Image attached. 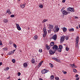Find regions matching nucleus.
Here are the masks:
<instances>
[{
    "label": "nucleus",
    "mask_w": 80,
    "mask_h": 80,
    "mask_svg": "<svg viewBox=\"0 0 80 80\" xmlns=\"http://www.w3.org/2000/svg\"><path fill=\"white\" fill-rule=\"evenodd\" d=\"M43 31H44V34H43V37H45V35H47V30L45 29H43Z\"/></svg>",
    "instance_id": "9"
},
{
    "label": "nucleus",
    "mask_w": 80,
    "mask_h": 80,
    "mask_svg": "<svg viewBox=\"0 0 80 80\" xmlns=\"http://www.w3.org/2000/svg\"><path fill=\"white\" fill-rule=\"evenodd\" d=\"M47 48L48 50H49V49H50V47H49V46H47Z\"/></svg>",
    "instance_id": "51"
},
{
    "label": "nucleus",
    "mask_w": 80,
    "mask_h": 80,
    "mask_svg": "<svg viewBox=\"0 0 80 80\" xmlns=\"http://www.w3.org/2000/svg\"><path fill=\"white\" fill-rule=\"evenodd\" d=\"M67 11L71 12H74V9L72 8H69L67 9Z\"/></svg>",
    "instance_id": "2"
},
{
    "label": "nucleus",
    "mask_w": 80,
    "mask_h": 80,
    "mask_svg": "<svg viewBox=\"0 0 80 80\" xmlns=\"http://www.w3.org/2000/svg\"><path fill=\"white\" fill-rule=\"evenodd\" d=\"M50 79H51V80H53L54 79V76L53 75H51L50 78Z\"/></svg>",
    "instance_id": "20"
},
{
    "label": "nucleus",
    "mask_w": 80,
    "mask_h": 80,
    "mask_svg": "<svg viewBox=\"0 0 80 80\" xmlns=\"http://www.w3.org/2000/svg\"><path fill=\"white\" fill-rule=\"evenodd\" d=\"M73 71L75 73H76V72H77V70H76V69H73Z\"/></svg>",
    "instance_id": "30"
},
{
    "label": "nucleus",
    "mask_w": 80,
    "mask_h": 80,
    "mask_svg": "<svg viewBox=\"0 0 80 80\" xmlns=\"http://www.w3.org/2000/svg\"><path fill=\"white\" fill-rule=\"evenodd\" d=\"M39 80H43V79H41V78H40V79H39Z\"/></svg>",
    "instance_id": "58"
},
{
    "label": "nucleus",
    "mask_w": 80,
    "mask_h": 80,
    "mask_svg": "<svg viewBox=\"0 0 80 80\" xmlns=\"http://www.w3.org/2000/svg\"><path fill=\"white\" fill-rule=\"evenodd\" d=\"M3 22H4V23H7L8 22V20L7 19H5L3 20Z\"/></svg>",
    "instance_id": "14"
},
{
    "label": "nucleus",
    "mask_w": 80,
    "mask_h": 80,
    "mask_svg": "<svg viewBox=\"0 0 80 80\" xmlns=\"http://www.w3.org/2000/svg\"><path fill=\"white\" fill-rule=\"evenodd\" d=\"M12 52H10L9 53H8V55H12Z\"/></svg>",
    "instance_id": "37"
},
{
    "label": "nucleus",
    "mask_w": 80,
    "mask_h": 80,
    "mask_svg": "<svg viewBox=\"0 0 80 80\" xmlns=\"http://www.w3.org/2000/svg\"><path fill=\"white\" fill-rule=\"evenodd\" d=\"M65 36H62L61 37V39H60V42L61 43H62L64 41V40H65Z\"/></svg>",
    "instance_id": "4"
},
{
    "label": "nucleus",
    "mask_w": 80,
    "mask_h": 80,
    "mask_svg": "<svg viewBox=\"0 0 80 80\" xmlns=\"http://www.w3.org/2000/svg\"><path fill=\"white\" fill-rule=\"evenodd\" d=\"M62 14L65 15H68V12L66 10H64L62 12Z\"/></svg>",
    "instance_id": "8"
},
{
    "label": "nucleus",
    "mask_w": 80,
    "mask_h": 80,
    "mask_svg": "<svg viewBox=\"0 0 80 80\" xmlns=\"http://www.w3.org/2000/svg\"><path fill=\"white\" fill-rule=\"evenodd\" d=\"M18 76H20V75L21 73H20V72H18Z\"/></svg>",
    "instance_id": "43"
},
{
    "label": "nucleus",
    "mask_w": 80,
    "mask_h": 80,
    "mask_svg": "<svg viewBox=\"0 0 80 80\" xmlns=\"http://www.w3.org/2000/svg\"><path fill=\"white\" fill-rule=\"evenodd\" d=\"M28 30H30V28L28 27Z\"/></svg>",
    "instance_id": "59"
},
{
    "label": "nucleus",
    "mask_w": 80,
    "mask_h": 80,
    "mask_svg": "<svg viewBox=\"0 0 80 80\" xmlns=\"http://www.w3.org/2000/svg\"><path fill=\"white\" fill-rule=\"evenodd\" d=\"M64 9H65V8L63 7V8H62V9H61V12H62V11H63V10H64Z\"/></svg>",
    "instance_id": "44"
},
{
    "label": "nucleus",
    "mask_w": 80,
    "mask_h": 80,
    "mask_svg": "<svg viewBox=\"0 0 80 80\" xmlns=\"http://www.w3.org/2000/svg\"><path fill=\"white\" fill-rule=\"evenodd\" d=\"M43 2H44V0H42Z\"/></svg>",
    "instance_id": "61"
},
{
    "label": "nucleus",
    "mask_w": 80,
    "mask_h": 80,
    "mask_svg": "<svg viewBox=\"0 0 80 80\" xmlns=\"http://www.w3.org/2000/svg\"><path fill=\"white\" fill-rule=\"evenodd\" d=\"M62 72H63V73L64 75H65V74H66V73H67V72L66 71H62Z\"/></svg>",
    "instance_id": "39"
},
{
    "label": "nucleus",
    "mask_w": 80,
    "mask_h": 80,
    "mask_svg": "<svg viewBox=\"0 0 80 80\" xmlns=\"http://www.w3.org/2000/svg\"><path fill=\"white\" fill-rule=\"evenodd\" d=\"M59 47V48H60L61 49H62V48H63V46L62 45H60Z\"/></svg>",
    "instance_id": "28"
},
{
    "label": "nucleus",
    "mask_w": 80,
    "mask_h": 80,
    "mask_svg": "<svg viewBox=\"0 0 80 80\" xmlns=\"http://www.w3.org/2000/svg\"><path fill=\"white\" fill-rule=\"evenodd\" d=\"M6 13H8L9 14H11L12 13V12H10V10L9 9L7 10Z\"/></svg>",
    "instance_id": "19"
},
{
    "label": "nucleus",
    "mask_w": 80,
    "mask_h": 80,
    "mask_svg": "<svg viewBox=\"0 0 80 80\" xmlns=\"http://www.w3.org/2000/svg\"><path fill=\"white\" fill-rule=\"evenodd\" d=\"M2 65V62H0V66H1Z\"/></svg>",
    "instance_id": "53"
},
{
    "label": "nucleus",
    "mask_w": 80,
    "mask_h": 80,
    "mask_svg": "<svg viewBox=\"0 0 80 80\" xmlns=\"http://www.w3.org/2000/svg\"><path fill=\"white\" fill-rule=\"evenodd\" d=\"M65 38H66V40H67L68 39V37H65Z\"/></svg>",
    "instance_id": "45"
},
{
    "label": "nucleus",
    "mask_w": 80,
    "mask_h": 80,
    "mask_svg": "<svg viewBox=\"0 0 80 80\" xmlns=\"http://www.w3.org/2000/svg\"><path fill=\"white\" fill-rule=\"evenodd\" d=\"M49 65H50V67L51 68H53V65L51 64V63H49Z\"/></svg>",
    "instance_id": "29"
},
{
    "label": "nucleus",
    "mask_w": 80,
    "mask_h": 80,
    "mask_svg": "<svg viewBox=\"0 0 80 80\" xmlns=\"http://www.w3.org/2000/svg\"><path fill=\"white\" fill-rule=\"evenodd\" d=\"M51 29H49L48 30V33H51Z\"/></svg>",
    "instance_id": "40"
},
{
    "label": "nucleus",
    "mask_w": 80,
    "mask_h": 80,
    "mask_svg": "<svg viewBox=\"0 0 80 80\" xmlns=\"http://www.w3.org/2000/svg\"><path fill=\"white\" fill-rule=\"evenodd\" d=\"M20 0H18V1H20Z\"/></svg>",
    "instance_id": "64"
},
{
    "label": "nucleus",
    "mask_w": 80,
    "mask_h": 80,
    "mask_svg": "<svg viewBox=\"0 0 80 80\" xmlns=\"http://www.w3.org/2000/svg\"><path fill=\"white\" fill-rule=\"evenodd\" d=\"M25 4H22L20 5V7H21V8H25Z\"/></svg>",
    "instance_id": "16"
},
{
    "label": "nucleus",
    "mask_w": 80,
    "mask_h": 80,
    "mask_svg": "<svg viewBox=\"0 0 80 80\" xmlns=\"http://www.w3.org/2000/svg\"><path fill=\"white\" fill-rule=\"evenodd\" d=\"M70 66L72 68H77V66L75 65V64H70Z\"/></svg>",
    "instance_id": "13"
},
{
    "label": "nucleus",
    "mask_w": 80,
    "mask_h": 80,
    "mask_svg": "<svg viewBox=\"0 0 80 80\" xmlns=\"http://www.w3.org/2000/svg\"><path fill=\"white\" fill-rule=\"evenodd\" d=\"M15 52V50H14L13 51H11V52H12V53H13Z\"/></svg>",
    "instance_id": "46"
},
{
    "label": "nucleus",
    "mask_w": 80,
    "mask_h": 80,
    "mask_svg": "<svg viewBox=\"0 0 80 80\" xmlns=\"http://www.w3.org/2000/svg\"><path fill=\"white\" fill-rule=\"evenodd\" d=\"M76 29H78V26H77V27H76Z\"/></svg>",
    "instance_id": "57"
},
{
    "label": "nucleus",
    "mask_w": 80,
    "mask_h": 80,
    "mask_svg": "<svg viewBox=\"0 0 80 80\" xmlns=\"http://www.w3.org/2000/svg\"><path fill=\"white\" fill-rule=\"evenodd\" d=\"M13 45L15 48H17V45L15 44H13Z\"/></svg>",
    "instance_id": "38"
},
{
    "label": "nucleus",
    "mask_w": 80,
    "mask_h": 80,
    "mask_svg": "<svg viewBox=\"0 0 80 80\" xmlns=\"http://www.w3.org/2000/svg\"><path fill=\"white\" fill-rule=\"evenodd\" d=\"M58 51L59 52H62V49H60V48H58Z\"/></svg>",
    "instance_id": "31"
},
{
    "label": "nucleus",
    "mask_w": 80,
    "mask_h": 80,
    "mask_svg": "<svg viewBox=\"0 0 80 80\" xmlns=\"http://www.w3.org/2000/svg\"><path fill=\"white\" fill-rule=\"evenodd\" d=\"M59 30H60V28H58V27L55 26L53 30L54 32H55V33H56V32H58L59 31Z\"/></svg>",
    "instance_id": "1"
},
{
    "label": "nucleus",
    "mask_w": 80,
    "mask_h": 80,
    "mask_svg": "<svg viewBox=\"0 0 80 80\" xmlns=\"http://www.w3.org/2000/svg\"><path fill=\"white\" fill-rule=\"evenodd\" d=\"M55 78L56 80H59V78L58 77H56Z\"/></svg>",
    "instance_id": "41"
},
{
    "label": "nucleus",
    "mask_w": 80,
    "mask_h": 80,
    "mask_svg": "<svg viewBox=\"0 0 80 80\" xmlns=\"http://www.w3.org/2000/svg\"><path fill=\"white\" fill-rule=\"evenodd\" d=\"M28 66V64L27 63H25L23 64L24 67H27Z\"/></svg>",
    "instance_id": "22"
},
{
    "label": "nucleus",
    "mask_w": 80,
    "mask_h": 80,
    "mask_svg": "<svg viewBox=\"0 0 80 80\" xmlns=\"http://www.w3.org/2000/svg\"><path fill=\"white\" fill-rule=\"evenodd\" d=\"M58 48V46L57 45H54L53 47H52V49L54 50H56Z\"/></svg>",
    "instance_id": "12"
},
{
    "label": "nucleus",
    "mask_w": 80,
    "mask_h": 80,
    "mask_svg": "<svg viewBox=\"0 0 80 80\" xmlns=\"http://www.w3.org/2000/svg\"><path fill=\"white\" fill-rule=\"evenodd\" d=\"M39 7L42 8L43 7V6L42 5V4H39Z\"/></svg>",
    "instance_id": "26"
},
{
    "label": "nucleus",
    "mask_w": 80,
    "mask_h": 80,
    "mask_svg": "<svg viewBox=\"0 0 80 80\" xmlns=\"http://www.w3.org/2000/svg\"><path fill=\"white\" fill-rule=\"evenodd\" d=\"M43 61H41V62H40V63H41V64H42V63H43Z\"/></svg>",
    "instance_id": "55"
},
{
    "label": "nucleus",
    "mask_w": 80,
    "mask_h": 80,
    "mask_svg": "<svg viewBox=\"0 0 80 80\" xmlns=\"http://www.w3.org/2000/svg\"><path fill=\"white\" fill-rule=\"evenodd\" d=\"M11 17L12 18H13V17H15V15H11Z\"/></svg>",
    "instance_id": "42"
},
{
    "label": "nucleus",
    "mask_w": 80,
    "mask_h": 80,
    "mask_svg": "<svg viewBox=\"0 0 80 80\" xmlns=\"http://www.w3.org/2000/svg\"><path fill=\"white\" fill-rule=\"evenodd\" d=\"M3 50L4 51H7V50H8V48H3Z\"/></svg>",
    "instance_id": "25"
},
{
    "label": "nucleus",
    "mask_w": 80,
    "mask_h": 80,
    "mask_svg": "<svg viewBox=\"0 0 80 80\" xmlns=\"http://www.w3.org/2000/svg\"><path fill=\"white\" fill-rule=\"evenodd\" d=\"M78 40H79V38H78V37H77L76 38V48L78 47Z\"/></svg>",
    "instance_id": "3"
},
{
    "label": "nucleus",
    "mask_w": 80,
    "mask_h": 80,
    "mask_svg": "<svg viewBox=\"0 0 80 80\" xmlns=\"http://www.w3.org/2000/svg\"><path fill=\"white\" fill-rule=\"evenodd\" d=\"M9 45H12V42H9Z\"/></svg>",
    "instance_id": "49"
},
{
    "label": "nucleus",
    "mask_w": 80,
    "mask_h": 80,
    "mask_svg": "<svg viewBox=\"0 0 80 80\" xmlns=\"http://www.w3.org/2000/svg\"><path fill=\"white\" fill-rule=\"evenodd\" d=\"M76 78H78V74H76Z\"/></svg>",
    "instance_id": "48"
},
{
    "label": "nucleus",
    "mask_w": 80,
    "mask_h": 80,
    "mask_svg": "<svg viewBox=\"0 0 80 80\" xmlns=\"http://www.w3.org/2000/svg\"><path fill=\"white\" fill-rule=\"evenodd\" d=\"M52 59H53V60H55L56 61V62H59V63L60 62V60L59 59L57 58H52Z\"/></svg>",
    "instance_id": "11"
},
{
    "label": "nucleus",
    "mask_w": 80,
    "mask_h": 80,
    "mask_svg": "<svg viewBox=\"0 0 80 80\" xmlns=\"http://www.w3.org/2000/svg\"><path fill=\"white\" fill-rule=\"evenodd\" d=\"M41 65H42V64L41 63H40L38 65V68H40Z\"/></svg>",
    "instance_id": "33"
},
{
    "label": "nucleus",
    "mask_w": 80,
    "mask_h": 80,
    "mask_svg": "<svg viewBox=\"0 0 80 80\" xmlns=\"http://www.w3.org/2000/svg\"><path fill=\"white\" fill-rule=\"evenodd\" d=\"M48 26V28L49 30H52V29H53V26L51 25H49Z\"/></svg>",
    "instance_id": "7"
},
{
    "label": "nucleus",
    "mask_w": 80,
    "mask_h": 80,
    "mask_svg": "<svg viewBox=\"0 0 80 80\" xmlns=\"http://www.w3.org/2000/svg\"><path fill=\"white\" fill-rule=\"evenodd\" d=\"M49 52L50 54H51V55H53V54H54V53H55V52L54 51H52V49H50L49 51Z\"/></svg>",
    "instance_id": "10"
},
{
    "label": "nucleus",
    "mask_w": 80,
    "mask_h": 80,
    "mask_svg": "<svg viewBox=\"0 0 80 80\" xmlns=\"http://www.w3.org/2000/svg\"><path fill=\"white\" fill-rule=\"evenodd\" d=\"M54 42H51L50 43V45L52 47V46H53V45H54Z\"/></svg>",
    "instance_id": "23"
},
{
    "label": "nucleus",
    "mask_w": 80,
    "mask_h": 80,
    "mask_svg": "<svg viewBox=\"0 0 80 80\" xmlns=\"http://www.w3.org/2000/svg\"><path fill=\"white\" fill-rule=\"evenodd\" d=\"M12 62H13L14 63H15V59H13L12 60Z\"/></svg>",
    "instance_id": "35"
},
{
    "label": "nucleus",
    "mask_w": 80,
    "mask_h": 80,
    "mask_svg": "<svg viewBox=\"0 0 80 80\" xmlns=\"http://www.w3.org/2000/svg\"><path fill=\"white\" fill-rule=\"evenodd\" d=\"M9 70V67H7L6 68V70Z\"/></svg>",
    "instance_id": "47"
},
{
    "label": "nucleus",
    "mask_w": 80,
    "mask_h": 80,
    "mask_svg": "<svg viewBox=\"0 0 80 80\" xmlns=\"http://www.w3.org/2000/svg\"><path fill=\"white\" fill-rule=\"evenodd\" d=\"M48 21V19H44L42 22V23H45V22H47Z\"/></svg>",
    "instance_id": "21"
},
{
    "label": "nucleus",
    "mask_w": 80,
    "mask_h": 80,
    "mask_svg": "<svg viewBox=\"0 0 80 80\" xmlns=\"http://www.w3.org/2000/svg\"><path fill=\"white\" fill-rule=\"evenodd\" d=\"M66 51H68L69 50V48H68V47L66 48Z\"/></svg>",
    "instance_id": "36"
},
{
    "label": "nucleus",
    "mask_w": 80,
    "mask_h": 80,
    "mask_svg": "<svg viewBox=\"0 0 80 80\" xmlns=\"http://www.w3.org/2000/svg\"><path fill=\"white\" fill-rule=\"evenodd\" d=\"M16 25L17 27V29H18V30H19V31L21 30V28L18 24L16 23Z\"/></svg>",
    "instance_id": "6"
},
{
    "label": "nucleus",
    "mask_w": 80,
    "mask_h": 80,
    "mask_svg": "<svg viewBox=\"0 0 80 80\" xmlns=\"http://www.w3.org/2000/svg\"><path fill=\"white\" fill-rule=\"evenodd\" d=\"M2 42V41H0V43H1V42Z\"/></svg>",
    "instance_id": "63"
},
{
    "label": "nucleus",
    "mask_w": 80,
    "mask_h": 80,
    "mask_svg": "<svg viewBox=\"0 0 80 80\" xmlns=\"http://www.w3.org/2000/svg\"><path fill=\"white\" fill-rule=\"evenodd\" d=\"M33 38L34 40H37L38 39V36L37 35L34 36Z\"/></svg>",
    "instance_id": "18"
},
{
    "label": "nucleus",
    "mask_w": 80,
    "mask_h": 80,
    "mask_svg": "<svg viewBox=\"0 0 80 80\" xmlns=\"http://www.w3.org/2000/svg\"><path fill=\"white\" fill-rule=\"evenodd\" d=\"M41 72H42V74L46 73H47V72H48V70H46L45 69H44Z\"/></svg>",
    "instance_id": "5"
},
{
    "label": "nucleus",
    "mask_w": 80,
    "mask_h": 80,
    "mask_svg": "<svg viewBox=\"0 0 80 80\" xmlns=\"http://www.w3.org/2000/svg\"><path fill=\"white\" fill-rule=\"evenodd\" d=\"M62 29L64 32H66V31H67V29L65 27L62 28Z\"/></svg>",
    "instance_id": "17"
},
{
    "label": "nucleus",
    "mask_w": 80,
    "mask_h": 80,
    "mask_svg": "<svg viewBox=\"0 0 80 80\" xmlns=\"http://www.w3.org/2000/svg\"><path fill=\"white\" fill-rule=\"evenodd\" d=\"M79 28H80V24L79 26Z\"/></svg>",
    "instance_id": "60"
},
{
    "label": "nucleus",
    "mask_w": 80,
    "mask_h": 80,
    "mask_svg": "<svg viewBox=\"0 0 80 80\" xmlns=\"http://www.w3.org/2000/svg\"><path fill=\"white\" fill-rule=\"evenodd\" d=\"M18 80H21L20 79H19Z\"/></svg>",
    "instance_id": "62"
},
{
    "label": "nucleus",
    "mask_w": 80,
    "mask_h": 80,
    "mask_svg": "<svg viewBox=\"0 0 80 80\" xmlns=\"http://www.w3.org/2000/svg\"><path fill=\"white\" fill-rule=\"evenodd\" d=\"M62 2H63V3H65V0H63L62 1Z\"/></svg>",
    "instance_id": "50"
},
{
    "label": "nucleus",
    "mask_w": 80,
    "mask_h": 80,
    "mask_svg": "<svg viewBox=\"0 0 80 80\" xmlns=\"http://www.w3.org/2000/svg\"><path fill=\"white\" fill-rule=\"evenodd\" d=\"M75 18H78V17H75Z\"/></svg>",
    "instance_id": "54"
},
{
    "label": "nucleus",
    "mask_w": 80,
    "mask_h": 80,
    "mask_svg": "<svg viewBox=\"0 0 80 80\" xmlns=\"http://www.w3.org/2000/svg\"><path fill=\"white\" fill-rule=\"evenodd\" d=\"M31 62L32 63H35V60H34V59H32L31 60Z\"/></svg>",
    "instance_id": "27"
},
{
    "label": "nucleus",
    "mask_w": 80,
    "mask_h": 80,
    "mask_svg": "<svg viewBox=\"0 0 80 80\" xmlns=\"http://www.w3.org/2000/svg\"><path fill=\"white\" fill-rule=\"evenodd\" d=\"M41 65H42V64L41 63H40L38 65V68H40Z\"/></svg>",
    "instance_id": "32"
},
{
    "label": "nucleus",
    "mask_w": 80,
    "mask_h": 80,
    "mask_svg": "<svg viewBox=\"0 0 80 80\" xmlns=\"http://www.w3.org/2000/svg\"><path fill=\"white\" fill-rule=\"evenodd\" d=\"M39 52L40 53H42V49H39Z\"/></svg>",
    "instance_id": "34"
},
{
    "label": "nucleus",
    "mask_w": 80,
    "mask_h": 80,
    "mask_svg": "<svg viewBox=\"0 0 80 80\" xmlns=\"http://www.w3.org/2000/svg\"><path fill=\"white\" fill-rule=\"evenodd\" d=\"M52 38L54 40H56L57 39V35L56 34L54 35Z\"/></svg>",
    "instance_id": "15"
},
{
    "label": "nucleus",
    "mask_w": 80,
    "mask_h": 80,
    "mask_svg": "<svg viewBox=\"0 0 80 80\" xmlns=\"http://www.w3.org/2000/svg\"><path fill=\"white\" fill-rule=\"evenodd\" d=\"M76 80H79V78H77L76 79Z\"/></svg>",
    "instance_id": "56"
},
{
    "label": "nucleus",
    "mask_w": 80,
    "mask_h": 80,
    "mask_svg": "<svg viewBox=\"0 0 80 80\" xmlns=\"http://www.w3.org/2000/svg\"><path fill=\"white\" fill-rule=\"evenodd\" d=\"M2 41L1 42V43H0V45H2Z\"/></svg>",
    "instance_id": "52"
},
{
    "label": "nucleus",
    "mask_w": 80,
    "mask_h": 80,
    "mask_svg": "<svg viewBox=\"0 0 80 80\" xmlns=\"http://www.w3.org/2000/svg\"><path fill=\"white\" fill-rule=\"evenodd\" d=\"M69 32H73L74 31V29L73 28H71L69 29Z\"/></svg>",
    "instance_id": "24"
}]
</instances>
